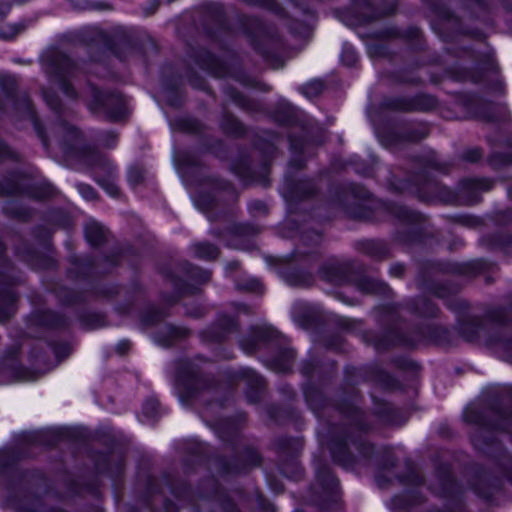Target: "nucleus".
I'll use <instances>...</instances> for the list:
<instances>
[{
  "mask_svg": "<svg viewBox=\"0 0 512 512\" xmlns=\"http://www.w3.org/2000/svg\"><path fill=\"white\" fill-rule=\"evenodd\" d=\"M192 277L198 279L200 283H206L211 278V273L206 270L195 268L192 273Z\"/></svg>",
  "mask_w": 512,
  "mask_h": 512,
  "instance_id": "e433bc0d",
  "label": "nucleus"
},
{
  "mask_svg": "<svg viewBox=\"0 0 512 512\" xmlns=\"http://www.w3.org/2000/svg\"><path fill=\"white\" fill-rule=\"evenodd\" d=\"M421 138H423V136H420L418 135L417 133L415 132H410L406 137L405 139L408 140V141H418L420 140Z\"/></svg>",
  "mask_w": 512,
  "mask_h": 512,
  "instance_id": "864d4df0",
  "label": "nucleus"
},
{
  "mask_svg": "<svg viewBox=\"0 0 512 512\" xmlns=\"http://www.w3.org/2000/svg\"><path fill=\"white\" fill-rule=\"evenodd\" d=\"M315 190L316 187L311 181H302L297 185V193L300 192L302 197L312 195Z\"/></svg>",
  "mask_w": 512,
  "mask_h": 512,
  "instance_id": "7c9ffc66",
  "label": "nucleus"
},
{
  "mask_svg": "<svg viewBox=\"0 0 512 512\" xmlns=\"http://www.w3.org/2000/svg\"><path fill=\"white\" fill-rule=\"evenodd\" d=\"M391 212L400 220H404V221H415L416 220V215L412 211H410L408 208H406L405 206L394 205L391 208Z\"/></svg>",
  "mask_w": 512,
  "mask_h": 512,
  "instance_id": "412c9836",
  "label": "nucleus"
},
{
  "mask_svg": "<svg viewBox=\"0 0 512 512\" xmlns=\"http://www.w3.org/2000/svg\"><path fill=\"white\" fill-rule=\"evenodd\" d=\"M69 1L72 4V6L76 9H88V8H93V9H98V10L108 9V5L104 4V3L90 4L88 2V0H69Z\"/></svg>",
  "mask_w": 512,
  "mask_h": 512,
  "instance_id": "a878e982",
  "label": "nucleus"
},
{
  "mask_svg": "<svg viewBox=\"0 0 512 512\" xmlns=\"http://www.w3.org/2000/svg\"><path fill=\"white\" fill-rule=\"evenodd\" d=\"M347 441L334 440L330 445L334 460L345 468L351 467L354 463L353 456L347 451Z\"/></svg>",
  "mask_w": 512,
  "mask_h": 512,
  "instance_id": "1a4fd4ad",
  "label": "nucleus"
},
{
  "mask_svg": "<svg viewBox=\"0 0 512 512\" xmlns=\"http://www.w3.org/2000/svg\"><path fill=\"white\" fill-rule=\"evenodd\" d=\"M354 285L364 294H387L389 287L380 281H376L369 277H360L354 281Z\"/></svg>",
  "mask_w": 512,
  "mask_h": 512,
  "instance_id": "9d476101",
  "label": "nucleus"
},
{
  "mask_svg": "<svg viewBox=\"0 0 512 512\" xmlns=\"http://www.w3.org/2000/svg\"><path fill=\"white\" fill-rule=\"evenodd\" d=\"M227 94L238 106L246 109L250 108V101L244 95L236 91L234 88H228Z\"/></svg>",
  "mask_w": 512,
  "mask_h": 512,
  "instance_id": "b1692460",
  "label": "nucleus"
},
{
  "mask_svg": "<svg viewBox=\"0 0 512 512\" xmlns=\"http://www.w3.org/2000/svg\"><path fill=\"white\" fill-rule=\"evenodd\" d=\"M285 281L291 286L306 287L311 284L312 277L310 274L307 273L291 271L286 273Z\"/></svg>",
  "mask_w": 512,
  "mask_h": 512,
  "instance_id": "a211bd4d",
  "label": "nucleus"
},
{
  "mask_svg": "<svg viewBox=\"0 0 512 512\" xmlns=\"http://www.w3.org/2000/svg\"><path fill=\"white\" fill-rule=\"evenodd\" d=\"M9 29L11 31L9 33L4 34V37H6V38H11V37L15 36L21 30V26L20 25H12L11 27H9Z\"/></svg>",
  "mask_w": 512,
  "mask_h": 512,
  "instance_id": "3c124183",
  "label": "nucleus"
},
{
  "mask_svg": "<svg viewBox=\"0 0 512 512\" xmlns=\"http://www.w3.org/2000/svg\"><path fill=\"white\" fill-rule=\"evenodd\" d=\"M313 239H314L315 243H318L321 240L320 234L314 232L313 233Z\"/></svg>",
  "mask_w": 512,
  "mask_h": 512,
  "instance_id": "69168bd1",
  "label": "nucleus"
},
{
  "mask_svg": "<svg viewBox=\"0 0 512 512\" xmlns=\"http://www.w3.org/2000/svg\"><path fill=\"white\" fill-rule=\"evenodd\" d=\"M43 317H44V319L42 320V319H39L38 317H36L34 315V319H33L34 325L36 323L44 324V325H47V326H57V325H59L58 320L55 319V316L51 312L44 313Z\"/></svg>",
  "mask_w": 512,
  "mask_h": 512,
  "instance_id": "72a5a7b5",
  "label": "nucleus"
},
{
  "mask_svg": "<svg viewBox=\"0 0 512 512\" xmlns=\"http://www.w3.org/2000/svg\"><path fill=\"white\" fill-rule=\"evenodd\" d=\"M427 168H433L435 170H439V171H445L446 170V166L445 165H442L441 163H439L436 159L434 158H431L428 160L427 162Z\"/></svg>",
  "mask_w": 512,
  "mask_h": 512,
  "instance_id": "49530a36",
  "label": "nucleus"
},
{
  "mask_svg": "<svg viewBox=\"0 0 512 512\" xmlns=\"http://www.w3.org/2000/svg\"><path fill=\"white\" fill-rule=\"evenodd\" d=\"M194 255L203 260H214L219 256L218 247L207 242L196 243L192 246Z\"/></svg>",
  "mask_w": 512,
  "mask_h": 512,
  "instance_id": "dca6fc26",
  "label": "nucleus"
},
{
  "mask_svg": "<svg viewBox=\"0 0 512 512\" xmlns=\"http://www.w3.org/2000/svg\"><path fill=\"white\" fill-rule=\"evenodd\" d=\"M390 273L393 276L401 277L404 273V266L402 264H395L391 266Z\"/></svg>",
  "mask_w": 512,
  "mask_h": 512,
  "instance_id": "de8ad7c7",
  "label": "nucleus"
},
{
  "mask_svg": "<svg viewBox=\"0 0 512 512\" xmlns=\"http://www.w3.org/2000/svg\"><path fill=\"white\" fill-rule=\"evenodd\" d=\"M80 37L87 44H96L110 51H114L116 45L129 43L128 35L122 28L115 29L112 35H107L96 27H89L80 32Z\"/></svg>",
  "mask_w": 512,
  "mask_h": 512,
  "instance_id": "20e7f679",
  "label": "nucleus"
},
{
  "mask_svg": "<svg viewBox=\"0 0 512 512\" xmlns=\"http://www.w3.org/2000/svg\"><path fill=\"white\" fill-rule=\"evenodd\" d=\"M225 321V325H226V328L225 330L228 332L230 331L234 326H235V323L233 322L232 319L230 318H227L224 320Z\"/></svg>",
  "mask_w": 512,
  "mask_h": 512,
  "instance_id": "4d7b16f0",
  "label": "nucleus"
},
{
  "mask_svg": "<svg viewBox=\"0 0 512 512\" xmlns=\"http://www.w3.org/2000/svg\"><path fill=\"white\" fill-rule=\"evenodd\" d=\"M130 348V343L129 341H121L118 345H117V351L120 353V354H124L126 353V351H128Z\"/></svg>",
  "mask_w": 512,
  "mask_h": 512,
  "instance_id": "8fccbe9b",
  "label": "nucleus"
},
{
  "mask_svg": "<svg viewBox=\"0 0 512 512\" xmlns=\"http://www.w3.org/2000/svg\"><path fill=\"white\" fill-rule=\"evenodd\" d=\"M374 246H375L374 242H367L366 243L367 252L370 253L371 255L378 256V253L373 251Z\"/></svg>",
  "mask_w": 512,
  "mask_h": 512,
  "instance_id": "5fc2aeb1",
  "label": "nucleus"
},
{
  "mask_svg": "<svg viewBox=\"0 0 512 512\" xmlns=\"http://www.w3.org/2000/svg\"><path fill=\"white\" fill-rule=\"evenodd\" d=\"M54 194V187L45 180L34 183V199H46L52 197Z\"/></svg>",
  "mask_w": 512,
  "mask_h": 512,
  "instance_id": "6ab92c4d",
  "label": "nucleus"
},
{
  "mask_svg": "<svg viewBox=\"0 0 512 512\" xmlns=\"http://www.w3.org/2000/svg\"><path fill=\"white\" fill-rule=\"evenodd\" d=\"M54 354L59 357L61 355L62 358L66 357L70 353V347L67 344H61L58 346H55L53 348Z\"/></svg>",
  "mask_w": 512,
  "mask_h": 512,
  "instance_id": "37998d69",
  "label": "nucleus"
},
{
  "mask_svg": "<svg viewBox=\"0 0 512 512\" xmlns=\"http://www.w3.org/2000/svg\"><path fill=\"white\" fill-rule=\"evenodd\" d=\"M395 11V5H391L389 8L382 11L378 16H386L392 14Z\"/></svg>",
  "mask_w": 512,
  "mask_h": 512,
  "instance_id": "6e6d98bb",
  "label": "nucleus"
},
{
  "mask_svg": "<svg viewBox=\"0 0 512 512\" xmlns=\"http://www.w3.org/2000/svg\"><path fill=\"white\" fill-rule=\"evenodd\" d=\"M348 440H349L350 442H352L353 444H355V445H356L357 450H359V452H360L361 454H363V456H365V457L369 456V455H370V453H371V452H372V450H373V447H372L370 444H366V443H364V442H362V441H356V440H354V439H352V438H349Z\"/></svg>",
  "mask_w": 512,
  "mask_h": 512,
  "instance_id": "c9c22d12",
  "label": "nucleus"
},
{
  "mask_svg": "<svg viewBox=\"0 0 512 512\" xmlns=\"http://www.w3.org/2000/svg\"><path fill=\"white\" fill-rule=\"evenodd\" d=\"M9 457V453L6 449L0 450V473L2 472L3 468L5 467V463L7 458Z\"/></svg>",
  "mask_w": 512,
  "mask_h": 512,
  "instance_id": "09e8293b",
  "label": "nucleus"
},
{
  "mask_svg": "<svg viewBox=\"0 0 512 512\" xmlns=\"http://www.w3.org/2000/svg\"><path fill=\"white\" fill-rule=\"evenodd\" d=\"M34 132L37 134L39 139L41 140L45 149H48V135L46 129L39 123V121L34 117Z\"/></svg>",
  "mask_w": 512,
  "mask_h": 512,
  "instance_id": "c756f323",
  "label": "nucleus"
},
{
  "mask_svg": "<svg viewBox=\"0 0 512 512\" xmlns=\"http://www.w3.org/2000/svg\"><path fill=\"white\" fill-rule=\"evenodd\" d=\"M50 72L53 73L59 81L60 88L71 98L76 97V92L66 81V76L72 75L76 70L74 62L66 55L55 52L49 59Z\"/></svg>",
  "mask_w": 512,
  "mask_h": 512,
  "instance_id": "39448f33",
  "label": "nucleus"
},
{
  "mask_svg": "<svg viewBox=\"0 0 512 512\" xmlns=\"http://www.w3.org/2000/svg\"><path fill=\"white\" fill-rule=\"evenodd\" d=\"M197 62L202 69L215 74L214 68L216 64V59L212 54H210L207 51H203L201 58Z\"/></svg>",
  "mask_w": 512,
  "mask_h": 512,
  "instance_id": "4be33fe9",
  "label": "nucleus"
},
{
  "mask_svg": "<svg viewBox=\"0 0 512 512\" xmlns=\"http://www.w3.org/2000/svg\"><path fill=\"white\" fill-rule=\"evenodd\" d=\"M159 408V403L157 400L149 399L143 405V413L148 417H154Z\"/></svg>",
  "mask_w": 512,
  "mask_h": 512,
  "instance_id": "2f4dec72",
  "label": "nucleus"
},
{
  "mask_svg": "<svg viewBox=\"0 0 512 512\" xmlns=\"http://www.w3.org/2000/svg\"><path fill=\"white\" fill-rule=\"evenodd\" d=\"M222 127L226 132L231 133V134L239 135V134L243 133V127H242L241 123L234 118H227L222 123Z\"/></svg>",
  "mask_w": 512,
  "mask_h": 512,
  "instance_id": "393cba45",
  "label": "nucleus"
},
{
  "mask_svg": "<svg viewBox=\"0 0 512 512\" xmlns=\"http://www.w3.org/2000/svg\"><path fill=\"white\" fill-rule=\"evenodd\" d=\"M323 90V83L319 80H314L301 88L302 93L308 97L313 98L318 96Z\"/></svg>",
  "mask_w": 512,
  "mask_h": 512,
  "instance_id": "aec40b11",
  "label": "nucleus"
},
{
  "mask_svg": "<svg viewBox=\"0 0 512 512\" xmlns=\"http://www.w3.org/2000/svg\"><path fill=\"white\" fill-rule=\"evenodd\" d=\"M243 374L248 376V377H251V378L254 377V372L252 370H250V369H244L243 370Z\"/></svg>",
  "mask_w": 512,
  "mask_h": 512,
  "instance_id": "680f3d73",
  "label": "nucleus"
},
{
  "mask_svg": "<svg viewBox=\"0 0 512 512\" xmlns=\"http://www.w3.org/2000/svg\"><path fill=\"white\" fill-rule=\"evenodd\" d=\"M242 348L247 352V353H252L254 350H255V343L252 342V343H246V342H242Z\"/></svg>",
  "mask_w": 512,
  "mask_h": 512,
  "instance_id": "603ef678",
  "label": "nucleus"
},
{
  "mask_svg": "<svg viewBox=\"0 0 512 512\" xmlns=\"http://www.w3.org/2000/svg\"><path fill=\"white\" fill-rule=\"evenodd\" d=\"M160 5V2L158 0L151 1L146 7H144V14L146 16L152 15L156 12Z\"/></svg>",
  "mask_w": 512,
  "mask_h": 512,
  "instance_id": "c03bdc74",
  "label": "nucleus"
},
{
  "mask_svg": "<svg viewBox=\"0 0 512 512\" xmlns=\"http://www.w3.org/2000/svg\"><path fill=\"white\" fill-rule=\"evenodd\" d=\"M466 420L475 424H484L478 412L472 409L466 412Z\"/></svg>",
  "mask_w": 512,
  "mask_h": 512,
  "instance_id": "a19ab883",
  "label": "nucleus"
},
{
  "mask_svg": "<svg viewBox=\"0 0 512 512\" xmlns=\"http://www.w3.org/2000/svg\"><path fill=\"white\" fill-rule=\"evenodd\" d=\"M247 229H248V228H247L246 226H237V227L235 228V233H237V234H246V233H249V232L247 231Z\"/></svg>",
  "mask_w": 512,
  "mask_h": 512,
  "instance_id": "13d9d810",
  "label": "nucleus"
},
{
  "mask_svg": "<svg viewBox=\"0 0 512 512\" xmlns=\"http://www.w3.org/2000/svg\"><path fill=\"white\" fill-rule=\"evenodd\" d=\"M295 354L293 350L287 349L281 351L280 354L272 360V367L278 372H288L291 370Z\"/></svg>",
  "mask_w": 512,
  "mask_h": 512,
  "instance_id": "2eb2a0df",
  "label": "nucleus"
},
{
  "mask_svg": "<svg viewBox=\"0 0 512 512\" xmlns=\"http://www.w3.org/2000/svg\"><path fill=\"white\" fill-rule=\"evenodd\" d=\"M376 481H377V483H378V485H379L380 487H383V486H384V484H385L381 474H378V475H377V477H376Z\"/></svg>",
  "mask_w": 512,
  "mask_h": 512,
  "instance_id": "bf43d9fd",
  "label": "nucleus"
},
{
  "mask_svg": "<svg viewBox=\"0 0 512 512\" xmlns=\"http://www.w3.org/2000/svg\"><path fill=\"white\" fill-rule=\"evenodd\" d=\"M85 237L91 245L99 246L105 240V230L97 222H88L85 226Z\"/></svg>",
  "mask_w": 512,
  "mask_h": 512,
  "instance_id": "4468645a",
  "label": "nucleus"
},
{
  "mask_svg": "<svg viewBox=\"0 0 512 512\" xmlns=\"http://www.w3.org/2000/svg\"><path fill=\"white\" fill-rule=\"evenodd\" d=\"M414 188H409L411 192L416 193L423 201H431L435 197H441L446 200L442 193L444 188L436 181L427 176L426 171L417 175L415 178Z\"/></svg>",
  "mask_w": 512,
  "mask_h": 512,
  "instance_id": "0eeeda50",
  "label": "nucleus"
},
{
  "mask_svg": "<svg viewBox=\"0 0 512 512\" xmlns=\"http://www.w3.org/2000/svg\"><path fill=\"white\" fill-rule=\"evenodd\" d=\"M190 83L192 84V86L194 87H197V88H201L202 85H201V82L200 81H194L193 79H190Z\"/></svg>",
  "mask_w": 512,
  "mask_h": 512,
  "instance_id": "e2e57ef3",
  "label": "nucleus"
},
{
  "mask_svg": "<svg viewBox=\"0 0 512 512\" xmlns=\"http://www.w3.org/2000/svg\"><path fill=\"white\" fill-rule=\"evenodd\" d=\"M118 136L113 132H107L102 140V143L107 148H113L116 145Z\"/></svg>",
  "mask_w": 512,
  "mask_h": 512,
  "instance_id": "ea45409f",
  "label": "nucleus"
},
{
  "mask_svg": "<svg viewBox=\"0 0 512 512\" xmlns=\"http://www.w3.org/2000/svg\"><path fill=\"white\" fill-rule=\"evenodd\" d=\"M189 335V330L184 327L165 325L156 335L155 339L162 345H169L173 340L182 339Z\"/></svg>",
  "mask_w": 512,
  "mask_h": 512,
  "instance_id": "6e6552de",
  "label": "nucleus"
},
{
  "mask_svg": "<svg viewBox=\"0 0 512 512\" xmlns=\"http://www.w3.org/2000/svg\"><path fill=\"white\" fill-rule=\"evenodd\" d=\"M481 333H489L485 340L488 346L501 347L504 350L512 348V338L506 335L507 327L502 325V321L493 324L489 330L475 322L466 323L461 327V335L469 342L478 340Z\"/></svg>",
  "mask_w": 512,
  "mask_h": 512,
  "instance_id": "f03ea898",
  "label": "nucleus"
},
{
  "mask_svg": "<svg viewBox=\"0 0 512 512\" xmlns=\"http://www.w3.org/2000/svg\"><path fill=\"white\" fill-rule=\"evenodd\" d=\"M416 310L419 314L424 316H435L437 307L426 299H421L419 304L416 306Z\"/></svg>",
  "mask_w": 512,
  "mask_h": 512,
  "instance_id": "5701e85b",
  "label": "nucleus"
},
{
  "mask_svg": "<svg viewBox=\"0 0 512 512\" xmlns=\"http://www.w3.org/2000/svg\"><path fill=\"white\" fill-rule=\"evenodd\" d=\"M498 417L500 418V422L493 425V427L496 429L509 430L512 423V414L509 416V421L503 413H499Z\"/></svg>",
  "mask_w": 512,
  "mask_h": 512,
  "instance_id": "58836bf2",
  "label": "nucleus"
},
{
  "mask_svg": "<svg viewBox=\"0 0 512 512\" xmlns=\"http://www.w3.org/2000/svg\"><path fill=\"white\" fill-rule=\"evenodd\" d=\"M91 109L102 111L111 120H119L126 114V103L119 93L104 94L94 89Z\"/></svg>",
  "mask_w": 512,
  "mask_h": 512,
  "instance_id": "7ed1b4c3",
  "label": "nucleus"
},
{
  "mask_svg": "<svg viewBox=\"0 0 512 512\" xmlns=\"http://www.w3.org/2000/svg\"><path fill=\"white\" fill-rule=\"evenodd\" d=\"M229 269H237L238 268V262H231L228 265Z\"/></svg>",
  "mask_w": 512,
  "mask_h": 512,
  "instance_id": "338daca9",
  "label": "nucleus"
},
{
  "mask_svg": "<svg viewBox=\"0 0 512 512\" xmlns=\"http://www.w3.org/2000/svg\"><path fill=\"white\" fill-rule=\"evenodd\" d=\"M188 314L193 317H200L203 315V312L201 309H198L196 312H188Z\"/></svg>",
  "mask_w": 512,
  "mask_h": 512,
  "instance_id": "052dcab7",
  "label": "nucleus"
},
{
  "mask_svg": "<svg viewBox=\"0 0 512 512\" xmlns=\"http://www.w3.org/2000/svg\"><path fill=\"white\" fill-rule=\"evenodd\" d=\"M248 290L253 292L262 293L263 287L257 280H250L246 287Z\"/></svg>",
  "mask_w": 512,
  "mask_h": 512,
  "instance_id": "a18cd8bd",
  "label": "nucleus"
},
{
  "mask_svg": "<svg viewBox=\"0 0 512 512\" xmlns=\"http://www.w3.org/2000/svg\"><path fill=\"white\" fill-rule=\"evenodd\" d=\"M481 158V152L477 148L469 149L462 154V159L468 162H476Z\"/></svg>",
  "mask_w": 512,
  "mask_h": 512,
  "instance_id": "f704fd0d",
  "label": "nucleus"
},
{
  "mask_svg": "<svg viewBox=\"0 0 512 512\" xmlns=\"http://www.w3.org/2000/svg\"><path fill=\"white\" fill-rule=\"evenodd\" d=\"M316 482L326 492H334L337 488V479L332 475L330 468L325 465L316 467Z\"/></svg>",
  "mask_w": 512,
  "mask_h": 512,
  "instance_id": "9b49d317",
  "label": "nucleus"
},
{
  "mask_svg": "<svg viewBox=\"0 0 512 512\" xmlns=\"http://www.w3.org/2000/svg\"><path fill=\"white\" fill-rule=\"evenodd\" d=\"M412 482L415 483V484H420L422 482V480H421V478L418 475H414L413 474Z\"/></svg>",
  "mask_w": 512,
  "mask_h": 512,
  "instance_id": "0e129e2a",
  "label": "nucleus"
},
{
  "mask_svg": "<svg viewBox=\"0 0 512 512\" xmlns=\"http://www.w3.org/2000/svg\"><path fill=\"white\" fill-rule=\"evenodd\" d=\"M145 171L141 167H131L128 172V181L132 185H137L141 183L144 179Z\"/></svg>",
  "mask_w": 512,
  "mask_h": 512,
  "instance_id": "cd10ccee",
  "label": "nucleus"
},
{
  "mask_svg": "<svg viewBox=\"0 0 512 512\" xmlns=\"http://www.w3.org/2000/svg\"><path fill=\"white\" fill-rule=\"evenodd\" d=\"M382 105L385 108L399 111L430 110L435 107L436 100L425 95L415 98L393 97L386 99Z\"/></svg>",
  "mask_w": 512,
  "mask_h": 512,
  "instance_id": "423d86ee",
  "label": "nucleus"
},
{
  "mask_svg": "<svg viewBox=\"0 0 512 512\" xmlns=\"http://www.w3.org/2000/svg\"><path fill=\"white\" fill-rule=\"evenodd\" d=\"M77 189L82 197L88 201H94L98 199L97 192L90 185L80 183L77 185Z\"/></svg>",
  "mask_w": 512,
  "mask_h": 512,
  "instance_id": "bb28decb",
  "label": "nucleus"
},
{
  "mask_svg": "<svg viewBox=\"0 0 512 512\" xmlns=\"http://www.w3.org/2000/svg\"><path fill=\"white\" fill-rule=\"evenodd\" d=\"M320 273L324 280L331 283L339 284L345 280L344 268L334 262L323 265Z\"/></svg>",
  "mask_w": 512,
  "mask_h": 512,
  "instance_id": "f8f14e48",
  "label": "nucleus"
},
{
  "mask_svg": "<svg viewBox=\"0 0 512 512\" xmlns=\"http://www.w3.org/2000/svg\"><path fill=\"white\" fill-rule=\"evenodd\" d=\"M64 154L75 157L89 167L96 182L111 196L119 194L117 171L113 163L98 150L88 146L82 133L73 125L61 122L52 128Z\"/></svg>",
  "mask_w": 512,
  "mask_h": 512,
  "instance_id": "f257e3e1",
  "label": "nucleus"
},
{
  "mask_svg": "<svg viewBox=\"0 0 512 512\" xmlns=\"http://www.w3.org/2000/svg\"><path fill=\"white\" fill-rule=\"evenodd\" d=\"M341 59L347 66H353L357 62V55L354 50L346 48L343 50Z\"/></svg>",
  "mask_w": 512,
  "mask_h": 512,
  "instance_id": "473e14b6",
  "label": "nucleus"
},
{
  "mask_svg": "<svg viewBox=\"0 0 512 512\" xmlns=\"http://www.w3.org/2000/svg\"><path fill=\"white\" fill-rule=\"evenodd\" d=\"M249 209L252 213L254 214H266L267 213V207L266 205L262 202V201H259V200H256V201H252L250 204H249Z\"/></svg>",
  "mask_w": 512,
  "mask_h": 512,
  "instance_id": "4c0bfd02",
  "label": "nucleus"
},
{
  "mask_svg": "<svg viewBox=\"0 0 512 512\" xmlns=\"http://www.w3.org/2000/svg\"><path fill=\"white\" fill-rule=\"evenodd\" d=\"M198 379L195 378L193 379L192 381V384H189V383H186L185 380L183 379L182 376H179V379H178V387H183L185 389H187V393L189 396H192L194 394V391H193V387H190V386H193L194 384L198 383Z\"/></svg>",
  "mask_w": 512,
  "mask_h": 512,
  "instance_id": "79ce46f5",
  "label": "nucleus"
},
{
  "mask_svg": "<svg viewBox=\"0 0 512 512\" xmlns=\"http://www.w3.org/2000/svg\"><path fill=\"white\" fill-rule=\"evenodd\" d=\"M63 223V214L60 211H52L49 213L45 223L37 227L38 230L43 232L42 237L44 242L50 237L51 233L56 227L61 226Z\"/></svg>",
  "mask_w": 512,
  "mask_h": 512,
  "instance_id": "ddd939ff",
  "label": "nucleus"
},
{
  "mask_svg": "<svg viewBox=\"0 0 512 512\" xmlns=\"http://www.w3.org/2000/svg\"><path fill=\"white\" fill-rule=\"evenodd\" d=\"M492 185V181L486 178H468L462 181V188L467 193L488 191L491 189Z\"/></svg>",
  "mask_w": 512,
  "mask_h": 512,
  "instance_id": "f3484780",
  "label": "nucleus"
},
{
  "mask_svg": "<svg viewBox=\"0 0 512 512\" xmlns=\"http://www.w3.org/2000/svg\"><path fill=\"white\" fill-rule=\"evenodd\" d=\"M178 297H179L178 295L177 296H173L171 299H168L167 302L169 304H173V303H175L178 300Z\"/></svg>",
  "mask_w": 512,
  "mask_h": 512,
  "instance_id": "774afa93",
  "label": "nucleus"
},
{
  "mask_svg": "<svg viewBox=\"0 0 512 512\" xmlns=\"http://www.w3.org/2000/svg\"><path fill=\"white\" fill-rule=\"evenodd\" d=\"M165 316L166 314L162 310L151 309L143 316L142 321L145 324H154Z\"/></svg>",
  "mask_w": 512,
  "mask_h": 512,
  "instance_id": "c85d7f7f",
  "label": "nucleus"
}]
</instances>
